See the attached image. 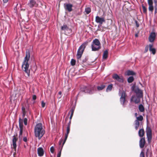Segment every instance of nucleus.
I'll return each mask as SVG.
<instances>
[{"label":"nucleus","instance_id":"1","mask_svg":"<svg viewBox=\"0 0 157 157\" xmlns=\"http://www.w3.org/2000/svg\"><path fill=\"white\" fill-rule=\"evenodd\" d=\"M30 58V54L29 51L26 52V56H25L22 65V69L27 74L28 76H29L30 71L29 69V64L28 61Z\"/></svg>","mask_w":157,"mask_h":157},{"label":"nucleus","instance_id":"2","mask_svg":"<svg viewBox=\"0 0 157 157\" xmlns=\"http://www.w3.org/2000/svg\"><path fill=\"white\" fill-rule=\"evenodd\" d=\"M35 135L36 137L40 139L45 133V131L43 128L42 124L39 123L37 124L34 129Z\"/></svg>","mask_w":157,"mask_h":157},{"label":"nucleus","instance_id":"3","mask_svg":"<svg viewBox=\"0 0 157 157\" xmlns=\"http://www.w3.org/2000/svg\"><path fill=\"white\" fill-rule=\"evenodd\" d=\"M91 47L93 51H98L101 48V44L98 39H95L93 40Z\"/></svg>","mask_w":157,"mask_h":157},{"label":"nucleus","instance_id":"4","mask_svg":"<svg viewBox=\"0 0 157 157\" xmlns=\"http://www.w3.org/2000/svg\"><path fill=\"white\" fill-rule=\"evenodd\" d=\"M88 44V42H86L83 43L78 48L77 53V58L78 59L80 58L83 53V52Z\"/></svg>","mask_w":157,"mask_h":157},{"label":"nucleus","instance_id":"5","mask_svg":"<svg viewBox=\"0 0 157 157\" xmlns=\"http://www.w3.org/2000/svg\"><path fill=\"white\" fill-rule=\"evenodd\" d=\"M120 94L121 103L122 105H124L126 101L125 93L124 91H123L120 92Z\"/></svg>","mask_w":157,"mask_h":157},{"label":"nucleus","instance_id":"6","mask_svg":"<svg viewBox=\"0 0 157 157\" xmlns=\"http://www.w3.org/2000/svg\"><path fill=\"white\" fill-rule=\"evenodd\" d=\"M132 90L135 92L137 94H138L140 96H141L142 95V91L140 90L138 88L133 85L132 87Z\"/></svg>","mask_w":157,"mask_h":157},{"label":"nucleus","instance_id":"7","mask_svg":"<svg viewBox=\"0 0 157 157\" xmlns=\"http://www.w3.org/2000/svg\"><path fill=\"white\" fill-rule=\"evenodd\" d=\"M17 136V134L16 133V135H15L13 136V139L12 140L13 147L15 151H16L17 147L16 142L18 140Z\"/></svg>","mask_w":157,"mask_h":157},{"label":"nucleus","instance_id":"8","mask_svg":"<svg viewBox=\"0 0 157 157\" xmlns=\"http://www.w3.org/2000/svg\"><path fill=\"white\" fill-rule=\"evenodd\" d=\"M22 122V120L20 118L19 124L20 131L19 134V138L20 139H21L22 138V135L23 130Z\"/></svg>","mask_w":157,"mask_h":157},{"label":"nucleus","instance_id":"9","mask_svg":"<svg viewBox=\"0 0 157 157\" xmlns=\"http://www.w3.org/2000/svg\"><path fill=\"white\" fill-rule=\"evenodd\" d=\"M140 96L139 95V96H132L131 99V101L135 103H138L140 101Z\"/></svg>","mask_w":157,"mask_h":157},{"label":"nucleus","instance_id":"10","mask_svg":"<svg viewBox=\"0 0 157 157\" xmlns=\"http://www.w3.org/2000/svg\"><path fill=\"white\" fill-rule=\"evenodd\" d=\"M113 78L121 82H123L124 80L123 77L121 76L119 77L117 74L113 75Z\"/></svg>","mask_w":157,"mask_h":157},{"label":"nucleus","instance_id":"11","mask_svg":"<svg viewBox=\"0 0 157 157\" xmlns=\"http://www.w3.org/2000/svg\"><path fill=\"white\" fill-rule=\"evenodd\" d=\"M95 21L97 23L102 24L103 22L105 21V20L103 17H101L98 16H97L95 18Z\"/></svg>","mask_w":157,"mask_h":157},{"label":"nucleus","instance_id":"12","mask_svg":"<svg viewBox=\"0 0 157 157\" xmlns=\"http://www.w3.org/2000/svg\"><path fill=\"white\" fill-rule=\"evenodd\" d=\"M146 133L148 140L150 142L151 139V131L150 128H148L147 129Z\"/></svg>","mask_w":157,"mask_h":157},{"label":"nucleus","instance_id":"13","mask_svg":"<svg viewBox=\"0 0 157 157\" xmlns=\"http://www.w3.org/2000/svg\"><path fill=\"white\" fill-rule=\"evenodd\" d=\"M155 33H151L149 37V41L151 42H153L155 39Z\"/></svg>","mask_w":157,"mask_h":157},{"label":"nucleus","instance_id":"14","mask_svg":"<svg viewBox=\"0 0 157 157\" xmlns=\"http://www.w3.org/2000/svg\"><path fill=\"white\" fill-rule=\"evenodd\" d=\"M148 3L149 5V10L152 12L154 9V7L153 6V2L152 0H148Z\"/></svg>","mask_w":157,"mask_h":157},{"label":"nucleus","instance_id":"15","mask_svg":"<svg viewBox=\"0 0 157 157\" xmlns=\"http://www.w3.org/2000/svg\"><path fill=\"white\" fill-rule=\"evenodd\" d=\"M72 5L71 4H65L64 7L65 9L67 10L69 12H71L72 10Z\"/></svg>","mask_w":157,"mask_h":157},{"label":"nucleus","instance_id":"16","mask_svg":"<svg viewBox=\"0 0 157 157\" xmlns=\"http://www.w3.org/2000/svg\"><path fill=\"white\" fill-rule=\"evenodd\" d=\"M70 131V126H68L67 127V133L65 135V137L64 139V140L63 142V146L64 144L65 143V142L67 138L68 135Z\"/></svg>","mask_w":157,"mask_h":157},{"label":"nucleus","instance_id":"17","mask_svg":"<svg viewBox=\"0 0 157 157\" xmlns=\"http://www.w3.org/2000/svg\"><path fill=\"white\" fill-rule=\"evenodd\" d=\"M36 3V2L35 0H30L29 2L28 3V5L31 8L34 6Z\"/></svg>","mask_w":157,"mask_h":157},{"label":"nucleus","instance_id":"18","mask_svg":"<svg viewBox=\"0 0 157 157\" xmlns=\"http://www.w3.org/2000/svg\"><path fill=\"white\" fill-rule=\"evenodd\" d=\"M145 140L144 138H142L140 141V147L143 148L145 144Z\"/></svg>","mask_w":157,"mask_h":157},{"label":"nucleus","instance_id":"19","mask_svg":"<svg viewBox=\"0 0 157 157\" xmlns=\"http://www.w3.org/2000/svg\"><path fill=\"white\" fill-rule=\"evenodd\" d=\"M37 152L39 156H42L44 154V151L42 148L40 147L37 149Z\"/></svg>","mask_w":157,"mask_h":157},{"label":"nucleus","instance_id":"20","mask_svg":"<svg viewBox=\"0 0 157 157\" xmlns=\"http://www.w3.org/2000/svg\"><path fill=\"white\" fill-rule=\"evenodd\" d=\"M139 135L140 137H142L144 135V131L143 129H140L138 132Z\"/></svg>","mask_w":157,"mask_h":157},{"label":"nucleus","instance_id":"21","mask_svg":"<svg viewBox=\"0 0 157 157\" xmlns=\"http://www.w3.org/2000/svg\"><path fill=\"white\" fill-rule=\"evenodd\" d=\"M149 50L150 52L153 54H155V48H152V45L151 44L149 45Z\"/></svg>","mask_w":157,"mask_h":157},{"label":"nucleus","instance_id":"22","mask_svg":"<svg viewBox=\"0 0 157 157\" xmlns=\"http://www.w3.org/2000/svg\"><path fill=\"white\" fill-rule=\"evenodd\" d=\"M126 74L128 75H135V73L132 71L128 70L127 71Z\"/></svg>","mask_w":157,"mask_h":157},{"label":"nucleus","instance_id":"23","mask_svg":"<svg viewBox=\"0 0 157 157\" xmlns=\"http://www.w3.org/2000/svg\"><path fill=\"white\" fill-rule=\"evenodd\" d=\"M108 52L107 51L105 50L104 51L103 56V59H106L107 58L108 56Z\"/></svg>","mask_w":157,"mask_h":157},{"label":"nucleus","instance_id":"24","mask_svg":"<svg viewBox=\"0 0 157 157\" xmlns=\"http://www.w3.org/2000/svg\"><path fill=\"white\" fill-rule=\"evenodd\" d=\"M61 29L63 30L66 31L67 30H69L70 31H71V30L70 29H69L67 25H64L61 27Z\"/></svg>","mask_w":157,"mask_h":157},{"label":"nucleus","instance_id":"25","mask_svg":"<svg viewBox=\"0 0 157 157\" xmlns=\"http://www.w3.org/2000/svg\"><path fill=\"white\" fill-rule=\"evenodd\" d=\"M135 129L137 130L138 129L140 124L139 121H138V120H136L135 121Z\"/></svg>","mask_w":157,"mask_h":157},{"label":"nucleus","instance_id":"26","mask_svg":"<svg viewBox=\"0 0 157 157\" xmlns=\"http://www.w3.org/2000/svg\"><path fill=\"white\" fill-rule=\"evenodd\" d=\"M139 108L140 111V112H143L144 111V106L142 105H140L139 107Z\"/></svg>","mask_w":157,"mask_h":157},{"label":"nucleus","instance_id":"27","mask_svg":"<svg viewBox=\"0 0 157 157\" xmlns=\"http://www.w3.org/2000/svg\"><path fill=\"white\" fill-rule=\"evenodd\" d=\"M112 87L113 85L112 84L109 85L106 89V91L107 92L110 91L111 90Z\"/></svg>","mask_w":157,"mask_h":157},{"label":"nucleus","instance_id":"28","mask_svg":"<svg viewBox=\"0 0 157 157\" xmlns=\"http://www.w3.org/2000/svg\"><path fill=\"white\" fill-rule=\"evenodd\" d=\"M134 78L133 77L131 76L128 78V82H132Z\"/></svg>","mask_w":157,"mask_h":157},{"label":"nucleus","instance_id":"29","mask_svg":"<svg viewBox=\"0 0 157 157\" xmlns=\"http://www.w3.org/2000/svg\"><path fill=\"white\" fill-rule=\"evenodd\" d=\"M85 11L87 14H89L91 11V9L89 7L86 8L85 9Z\"/></svg>","mask_w":157,"mask_h":157},{"label":"nucleus","instance_id":"30","mask_svg":"<svg viewBox=\"0 0 157 157\" xmlns=\"http://www.w3.org/2000/svg\"><path fill=\"white\" fill-rule=\"evenodd\" d=\"M104 87H105V86L102 85L100 86H98L97 87V88H98V90H102L104 88Z\"/></svg>","mask_w":157,"mask_h":157},{"label":"nucleus","instance_id":"31","mask_svg":"<svg viewBox=\"0 0 157 157\" xmlns=\"http://www.w3.org/2000/svg\"><path fill=\"white\" fill-rule=\"evenodd\" d=\"M22 110L23 113V117H24L25 116V109L24 107H22Z\"/></svg>","mask_w":157,"mask_h":157},{"label":"nucleus","instance_id":"32","mask_svg":"<svg viewBox=\"0 0 157 157\" xmlns=\"http://www.w3.org/2000/svg\"><path fill=\"white\" fill-rule=\"evenodd\" d=\"M136 118V120H138V121H142L143 119V117L142 116H140L137 117Z\"/></svg>","mask_w":157,"mask_h":157},{"label":"nucleus","instance_id":"33","mask_svg":"<svg viewBox=\"0 0 157 157\" xmlns=\"http://www.w3.org/2000/svg\"><path fill=\"white\" fill-rule=\"evenodd\" d=\"M142 7L143 12L146 13L147 11L146 8L144 5L142 6Z\"/></svg>","mask_w":157,"mask_h":157},{"label":"nucleus","instance_id":"34","mask_svg":"<svg viewBox=\"0 0 157 157\" xmlns=\"http://www.w3.org/2000/svg\"><path fill=\"white\" fill-rule=\"evenodd\" d=\"M75 63H76V61L75 60H74V59H71V64L72 65L74 66V65H75Z\"/></svg>","mask_w":157,"mask_h":157},{"label":"nucleus","instance_id":"35","mask_svg":"<svg viewBox=\"0 0 157 157\" xmlns=\"http://www.w3.org/2000/svg\"><path fill=\"white\" fill-rule=\"evenodd\" d=\"M143 151L144 150H143L140 154V157H145L144 153Z\"/></svg>","mask_w":157,"mask_h":157},{"label":"nucleus","instance_id":"36","mask_svg":"<svg viewBox=\"0 0 157 157\" xmlns=\"http://www.w3.org/2000/svg\"><path fill=\"white\" fill-rule=\"evenodd\" d=\"M24 122L25 125H27V119L26 118H25L24 119Z\"/></svg>","mask_w":157,"mask_h":157},{"label":"nucleus","instance_id":"37","mask_svg":"<svg viewBox=\"0 0 157 157\" xmlns=\"http://www.w3.org/2000/svg\"><path fill=\"white\" fill-rule=\"evenodd\" d=\"M50 151L51 153H53L54 151V148L53 146L52 147L50 148Z\"/></svg>","mask_w":157,"mask_h":157},{"label":"nucleus","instance_id":"38","mask_svg":"<svg viewBox=\"0 0 157 157\" xmlns=\"http://www.w3.org/2000/svg\"><path fill=\"white\" fill-rule=\"evenodd\" d=\"M74 112V110L72 109L71 110V116H70V120H71V118H72V117L73 114Z\"/></svg>","mask_w":157,"mask_h":157},{"label":"nucleus","instance_id":"39","mask_svg":"<svg viewBox=\"0 0 157 157\" xmlns=\"http://www.w3.org/2000/svg\"><path fill=\"white\" fill-rule=\"evenodd\" d=\"M45 103L43 101H41V106L42 107L44 108L45 107Z\"/></svg>","mask_w":157,"mask_h":157},{"label":"nucleus","instance_id":"40","mask_svg":"<svg viewBox=\"0 0 157 157\" xmlns=\"http://www.w3.org/2000/svg\"><path fill=\"white\" fill-rule=\"evenodd\" d=\"M61 150L58 153L57 157H60L61 156Z\"/></svg>","mask_w":157,"mask_h":157},{"label":"nucleus","instance_id":"41","mask_svg":"<svg viewBox=\"0 0 157 157\" xmlns=\"http://www.w3.org/2000/svg\"><path fill=\"white\" fill-rule=\"evenodd\" d=\"M36 96L35 95H34L33 97V99L34 100H35L36 99Z\"/></svg>","mask_w":157,"mask_h":157},{"label":"nucleus","instance_id":"42","mask_svg":"<svg viewBox=\"0 0 157 157\" xmlns=\"http://www.w3.org/2000/svg\"><path fill=\"white\" fill-rule=\"evenodd\" d=\"M9 0H3V1L4 3H7Z\"/></svg>","mask_w":157,"mask_h":157},{"label":"nucleus","instance_id":"43","mask_svg":"<svg viewBox=\"0 0 157 157\" xmlns=\"http://www.w3.org/2000/svg\"><path fill=\"white\" fill-rule=\"evenodd\" d=\"M23 140L25 142H26L27 141V139L26 137H24L23 138Z\"/></svg>","mask_w":157,"mask_h":157},{"label":"nucleus","instance_id":"44","mask_svg":"<svg viewBox=\"0 0 157 157\" xmlns=\"http://www.w3.org/2000/svg\"><path fill=\"white\" fill-rule=\"evenodd\" d=\"M155 10H157V4H156L155 6Z\"/></svg>","mask_w":157,"mask_h":157},{"label":"nucleus","instance_id":"45","mask_svg":"<svg viewBox=\"0 0 157 157\" xmlns=\"http://www.w3.org/2000/svg\"><path fill=\"white\" fill-rule=\"evenodd\" d=\"M62 141H63V140H60V141L59 142V144L60 145L61 144Z\"/></svg>","mask_w":157,"mask_h":157},{"label":"nucleus","instance_id":"46","mask_svg":"<svg viewBox=\"0 0 157 157\" xmlns=\"http://www.w3.org/2000/svg\"><path fill=\"white\" fill-rule=\"evenodd\" d=\"M62 94V92L61 91H59V94L60 95H61Z\"/></svg>","mask_w":157,"mask_h":157},{"label":"nucleus","instance_id":"47","mask_svg":"<svg viewBox=\"0 0 157 157\" xmlns=\"http://www.w3.org/2000/svg\"><path fill=\"white\" fill-rule=\"evenodd\" d=\"M135 115L136 117L137 115V113H135Z\"/></svg>","mask_w":157,"mask_h":157},{"label":"nucleus","instance_id":"48","mask_svg":"<svg viewBox=\"0 0 157 157\" xmlns=\"http://www.w3.org/2000/svg\"><path fill=\"white\" fill-rule=\"evenodd\" d=\"M154 2L155 3H156V0H154Z\"/></svg>","mask_w":157,"mask_h":157},{"label":"nucleus","instance_id":"49","mask_svg":"<svg viewBox=\"0 0 157 157\" xmlns=\"http://www.w3.org/2000/svg\"><path fill=\"white\" fill-rule=\"evenodd\" d=\"M157 11V10H155V14H156V13Z\"/></svg>","mask_w":157,"mask_h":157},{"label":"nucleus","instance_id":"50","mask_svg":"<svg viewBox=\"0 0 157 157\" xmlns=\"http://www.w3.org/2000/svg\"><path fill=\"white\" fill-rule=\"evenodd\" d=\"M136 25L137 27H139V25L137 24H136Z\"/></svg>","mask_w":157,"mask_h":157},{"label":"nucleus","instance_id":"51","mask_svg":"<svg viewBox=\"0 0 157 157\" xmlns=\"http://www.w3.org/2000/svg\"><path fill=\"white\" fill-rule=\"evenodd\" d=\"M89 92V93H90V94H91V93H92V92Z\"/></svg>","mask_w":157,"mask_h":157},{"label":"nucleus","instance_id":"52","mask_svg":"<svg viewBox=\"0 0 157 157\" xmlns=\"http://www.w3.org/2000/svg\"><path fill=\"white\" fill-rule=\"evenodd\" d=\"M135 36H136L137 37V36H137V34H136Z\"/></svg>","mask_w":157,"mask_h":157}]
</instances>
